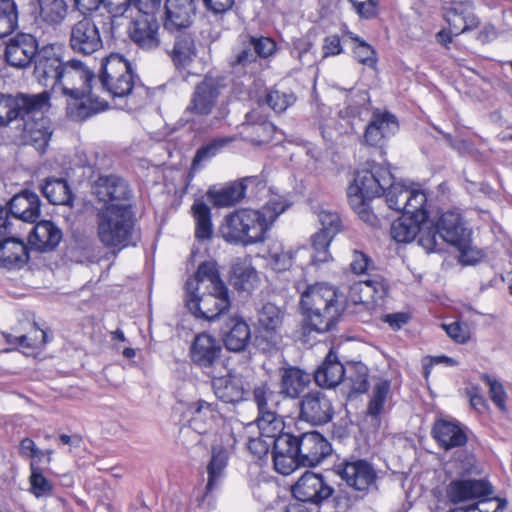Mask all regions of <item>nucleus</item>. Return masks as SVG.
Returning <instances> with one entry per match:
<instances>
[{"mask_svg":"<svg viewBox=\"0 0 512 512\" xmlns=\"http://www.w3.org/2000/svg\"><path fill=\"white\" fill-rule=\"evenodd\" d=\"M286 208L282 200L274 197L260 209L235 210L224 218L220 233L231 244L247 246L263 242L273 223Z\"/></svg>","mask_w":512,"mask_h":512,"instance_id":"obj_1","label":"nucleus"},{"mask_svg":"<svg viewBox=\"0 0 512 512\" xmlns=\"http://www.w3.org/2000/svg\"><path fill=\"white\" fill-rule=\"evenodd\" d=\"M331 444L317 431L300 435L282 433L274 440V467L289 475L299 466H316L331 454Z\"/></svg>","mask_w":512,"mask_h":512,"instance_id":"obj_2","label":"nucleus"},{"mask_svg":"<svg viewBox=\"0 0 512 512\" xmlns=\"http://www.w3.org/2000/svg\"><path fill=\"white\" fill-rule=\"evenodd\" d=\"M100 87L113 99L115 107L136 111L146 104L148 90L135 83L131 64L119 54L112 53L101 62Z\"/></svg>","mask_w":512,"mask_h":512,"instance_id":"obj_3","label":"nucleus"},{"mask_svg":"<svg viewBox=\"0 0 512 512\" xmlns=\"http://www.w3.org/2000/svg\"><path fill=\"white\" fill-rule=\"evenodd\" d=\"M300 307L304 329L325 333L332 329L344 312L345 296L332 285L316 283L302 292Z\"/></svg>","mask_w":512,"mask_h":512,"instance_id":"obj_4","label":"nucleus"},{"mask_svg":"<svg viewBox=\"0 0 512 512\" xmlns=\"http://www.w3.org/2000/svg\"><path fill=\"white\" fill-rule=\"evenodd\" d=\"M133 233L132 211L129 203L108 204L97 213V237L116 257L117 251L131 243Z\"/></svg>","mask_w":512,"mask_h":512,"instance_id":"obj_5","label":"nucleus"},{"mask_svg":"<svg viewBox=\"0 0 512 512\" xmlns=\"http://www.w3.org/2000/svg\"><path fill=\"white\" fill-rule=\"evenodd\" d=\"M47 92L38 94L0 93V127L8 126L16 119H25L30 114L41 113L50 106Z\"/></svg>","mask_w":512,"mask_h":512,"instance_id":"obj_6","label":"nucleus"},{"mask_svg":"<svg viewBox=\"0 0 512 512\" xmlns=\"http://www.w3.org/2000/svg\"><path fill=\"white\" fill-rule=\"evenodd\" d=\"M278 394L267 384L256 386L253 390V400L257 406L258 416L255 420L259 431L267 437H274L283 429L284 423L278 415Z\"/></svg>","mask_w":512,"mask_h":512,"instance_id":"obj_7","label":"nucleus"},{"mask_svg":"<svg viewBox=\"0 0 512 512\" xmlns=\"http://www.w3.org/2000/svg\"><path fill=\"white\" fill-rule=\"evenodd\" d=\"M227 88L226 78L206 74L193 90L186 112L197 117L208 116L216 107L220 96Z\"/></svg>","mask_w":512,"mask_h":512,"instance_id":"obj_8","label":"nucleus"},{"mask_svg":"<svg viewBox=\"0 0 512 512\" xmlns=\"http://www.w3.org/2000/svg\"><path fill=\"white\" fill-rule=\"evenodd\" d=\"M186 306L197 318L214 321L230 307L228 290L186 293Z\"/></svg>","mask_w":512,"mask_h":512,"instance_id":"obj_9","label":"nucleus"},{"mask_svg":"<svg viewBox=\"0 0 512 512\" xmlns=\"http://www.w3.org/2000/svg\"><path fill=\"white\" fill-rule=\"evenodd\" d=\"M222 348L215 338L206 333L197 335L190 347V357L208 376L220 374L224 368L221 360Z\"/></svg>","mask_w":512,"mask_h":512,"instance_id":"obj_10","label":"nucleus"},{"mask_svg":"<svg viewBox=\"0 0 512 512\" xmlns=\"http://www.w3.org/2000/svg\"><path fill=\"white\" fill-rule=\"evenodd\" d=\"M69 46L73 52L85 56L102 48L100 31L91 16L83 15L71 24Z\"/></svg>","mask_w":512,"mask_h":512,"instance_id":"obj_11","label":"nucleus"},{"mask_svg":"<svg viewBox=\"0 0 512 512\" xmlns=\"http://www.w3.org/2000/svg\"><path fill=\"white\" fill-rule=\"evenodd\" d=\"M492 485L483 479H460L451 481L446 488V496L453 504L470 502L481 503L494 500Z\"/></svg>","mask_w":512,"mask_h":512,"instance_id":"obj_12","label":"nucleus"},{"mask_svg":"<svg viewBox=\"0 0 512 512\" xmlns=\"http://www.w3.org/2000/svg\"><path fill=\"white\" fill-rule=\"evenodd\" d=\"M436 226L440 233V240H445L446 243L458 248L462 263H473L476 260V258H470L469 253L471 251L465 249L470 241L471 233L463 226L458 213H443Z\"/></svg>","mask_w":512,"mask_h":512,"instance_id":"obj_13","label":"nucleus"},{"mask_svg":"<svg viewBox=\"0 0 512 512\" xmlns=\"http://www.w3.org/2000/svg\"><path fill=\"white\" fill-rule=\"evenodd\" d=\"M65 94L79 98L82 90H88L97 86L94 73L80 60H70L63 64L59 81Z\"/></svg>","mask_w":512,"mask_h":512,"instance_id":"obj_14","label":"nucleus"},{"mask_svg":"<svg viewBox=\"0 0 512 512\" xmlns=\"http://www.w3.org/2000/svg\"><path fill=\"white\" fill-rule=\"evenodd\" d=\"M331 399L321 391H310L299 402V418L313 426L329 423L334 416Z\"/></svg>","mask_w":512,"mask_h":512,"instance_id":"obj_15","label":"nucleus"},{"mask_svg":"<svg viewBox=\"0 0 512 512\" xmlns=\"http://www.w3.org/2000/svg\"><path fill=\"white\" fill-rule=\"evenodd\" d=\"M160 29V24L154 15L137 11V16L128 26V35L140 49L152 51L161 44Z\"/></svg>","mask_w":512,"mask_h":512,"instance_id":"obj_16","label":"nucleus"},{"mask_svg":"<svg viewBox=\"0 0 512 512\" xmlns=\"http://www.w3.org/2000/svg\"><path fill=\"white\" fill-rule=\"evenodd\" d=\"M366 168L356 172L352 184L347 189V197H363L373 199L380 197L383 191L381 179L383 177V168L375 162H368Z\"/></svg>","mask_w":512,"mask_h":512,"instance_id":"obj_17","label":"nucleus"},{"mask_svg":"<svg viewBox=\"0 0 512 512\" xmlns=\"http://www.w3.org/2000/svg\"><path fill=\"white\" fill-rule=\"evenodd\" d=\"M427 196L422 190L413 189L402 182H394L386 189V204L397 212H411L426 206Z\"/></svg>","mask_w":512,"mask_h":512,"instance_id":"obj_18","label":"nucleus"},{"mask_svg":"<svg viewBox=\"0 0 512 512\" xmlns=\"http://www.w3.org/2000/svg\"><path fill=\"white\" fill-rule=\"evenodd\" d=\"M292 493L297 500L318 504L333 494V488L321 474L306 471L292 487Z\"/></svg>","mask_w":512,"mask_h":512,"instance_id":"obj_19","label":"nucleus"},{"mask_svg":"<svg viewBox=\"0 0 512 512\" xmlns=\"http://www.w3.org/2000/svg\"><path fill=\"white\" fill-rule=\"evenodd\" d=\"M37 39L27 33H19L11 38L5 49L6 62L16 68H26L38 53Z\"/></svg>","mask_w":512,"mask_h":512,"instance_id":"obj_20","label":"nucleus"},{"mask_svg":"<svg viewBox=\"0 0 512 512\" xmlns=\"http://www.w3.org/2000/svg\"><path fill=\"white\" fill-rule=\"evenodd\" d=\"M34 63V75L40 84L51 87L57 85L64 63L55 46L46 45L40 48Z\"/></svg>","mask_w":512,"mask_h":512,"instance_id":"obj_21","label":"nucleus"},{"mask_svg":"<svg viewBox=\"0 0 512 512\" xmlns=\"http://www.w3.org/2000/svg\"><path fill=\"white\" fill-rule=\"evenodd\" d=\"M444 18L454 36L474 30L480 25L472 2H454L444 10Z\"/></svg>","mask_w":512,"mask_h":512,"instance_id":"obj_22","label":"nucleus"},{"mask_svg":"<svg viewBox=\"0 0 512 512\" xmlns=\"http://www.w3.org/2000/svg\"><path fill=\"white\" fill-rule=\"evenodd\" d=\"M186 293L202 292L207 290L223 291L228 290L222 281L218 265L214 260L202 262L194 276L187 280L185 285Z\"/></svg>","mask_w":512,"mask_h":512,"instance_id":"obj_23","label":"nucleus"},{"mask_svg":"<svg viewBox=\"0 0 512 512\" xmlns=\"http://www.w3.org/2000/svg\"><path fill=\"white\" fill-rule=\"evenodd\" d=\"M211 377L214 394L220 401L237 404L247 399L249 390L241 376L229 373L226 376L214 374Z\"/></svg>","mask_w":512,"mask_h":512,"instance_id":"obj_24","label":"nucleus"},{"mask_svg":"<svg viewBox=\"0 0 512 512\" xmlns=\"http://www.w3.org/2000/svg\"><path fill=\"white\" fill-rule=\"evenodd\" d=\"M41 113L26 116L23 129V138L29 145L44 153L52 136L51 121Z\"/></svg>","mask_w":512,"mask_h":512,"instance_id":"obj_25","label":"nucleus"},{"mask_svg":"<svg viewBox=\"0 0 512 512\" xmlns=\"http://www.w3.org/2000/svg\"><path fill=\"white\" fill-rule=\"evenodd\" d=\"M195 14L194 0H166L164 26L169 31H186Z\"/></svg>","mask_w":512,"mask_h":512,"instance_id":"obj_26","label":"nucleus"},{"mask_svg":"<svg viewBox=\"0 0 512 512\" xmlns=\"http://www.w3.org/2000/svg\"><path fill=\"white\" fill-rule=\"evenodd\" d=\"M428 217L424 208L415 211L405 212L391 224L390 235L398 243H409L415 239L420 225L426 224Z\"/></svg>","mask_w":512,"mask_h":512,"instance_id":"obj_27","label":"nucleus"},{"mask_svg":"<svg viewBox=\"0 0 512 512\" xmlns=\"http://www.w3.org/2000/svg\"><path fill=\"white\" fill-rule=\"evenodd\" d=\"M177 70H186L198 55L195 38L189 31H176L171 49L167 50Z\"/></svg>","mask_w":512,"mask_h":512,"instance_id":"obj_28","label":"nucleus"},{"mask_svg":"<svg viewBox=\"0 0 512 512\" xmlns=\"http://www.w3.org/2000/svg\"><path fill=\"white\" fill-rule=\"evenodd\" d=\"M186 411L190 416L189 426L199 434L212 430L220 419L217 404L202 399L190 403Z\"/></svg>","mask_w":512,"mask_h":512,"instance_id":"obj_29","label":"nucleus"},{"mask_svg":"<svg viewBox=\"0 0 512 512\" xmlns=\"http://www.w3.org/2000/svg\"><path fill=\"white\" fill-rule=\"evenodd\" d=\"M338 473L348 486L359 491L368 489L376 479L374 469L364 460L346 462L339 466Z\"/></svg>","mask_w":512,"mask_h":512,"instance_id":"obj_30","label":"nucleus"},{"mask_svg":"<svg viewBox=\"0 0 512 512\" xmlns=\"http://www.w3.org/2000/svg\"><path fill=\"white\" fill-rule=\"evenodd\" d=\"M94 194L108 204L128 203L130 190L122 178L109 175L99 177L94 186Z\"/></svg>","mask_w":512,"mask_h":512,"instance_id":"obj_31","label":"nucleus"},{"mask_svg":"<svg viewBox=\"0 0 512 512\" xmlns=\"http://www.w3.org/2000/svg\"><path fill=\"white\" fill-rule=\"evenodd\" d=\"M62 239L61 230L51 221L38 222L29 235V244L38 252L54 250Z\"/></svg>","mask_w":512,"mask_h":512,"instance_id":"obj_32","label":"nucleus"},{"mask_svg":"<svg viewBox=\"0 0 512 512\" xmlns=\"http://www.w3.org/2000/svg\"><path fill=\"white\" fill-rule=\"evenodd\" d=\"M346 370L337 355L331 350L314 372L315 383L322 388H335L344 379Z\"/></svg>","mask_w":512,"mask_h":512,"instance_id":"obj_33","label":"nucleus"},{"mask_svg":"<svg viewBox=\"0 0 512 512\" xmlns=\"http://www.w3.org/2000/svg\"><path fill=\"white\" fill-rule=\"evenodd\" d=\"M9 212L17 220L34 223L40 216V199L30 191L16 194L9 202Z\"/></svg>","mask_w":512,"mask_h":512,"instance_id":"obj_34","label":"nucleus"},{"mask_svg":"<svg viewBox=\"0 0 512 512\" xmlns=\"http://www.w3.org/2000/svg\"><path fill=\"white\" fill-rule=\"evenodd\" d=\"M29 260L28 248L16 237L0 241V264L7 269H20Z\"/></svg>","mask_w":512,"mask_h":512,"instance_id":"obj_35","label":"nucleus"},{"mask_svg":"<svg viewBox=\"0 0 512 512\" xmlns=\"http://www.w3.org/2000/svg\"><path fill=\"white\" fill-rule=\"evenodd\" d=\"M251 339L249 325L239 317H231L226 323L223 331V342L225 347L234 352H241L246 349Z\"/></svg>","mask_w":512,"mask_h":512,"instance_id":"obj_36","label":"nucleus"},{"mask_svg":"<svg viewBox=\"0 0 512 512\" xmlns=\"http://www.w3.org/2000/svg\"><path fill=\"white\" fill-rule=\"evenodd\" d=\"M97 90L98 86L82 90L79 97H82L83 100L69 107L72 118L83 121L108 108V102L97 94Z\"/></svg>","mask_w":512,"mask_h":512,"instance_id":"obj_37","label":"nucleus"},{"mask_svg":"<svg viewBox=\"0 0 512 512\" xmlns=\"http://www.w3.org/2000/svg\"><path fill=\"white\" fill-rule=\"evenodd\" d=\"M432 435L445 450L461 447L467 442V435L464 430L458 424L447 420L435 422Z\"/></svg>","mask_w":512,"mask_h":512,"instance_id":"obj_38","label":"nucleus"},{"mask_svg":"<svg viewBox=\"0 0 512 512\" xmlns=\"http://www.w3.org/2000/svg\"><path fill=\"white\" fill-rule=\"evenodd\" d=\"M311 382L310 374L298 367H287L281 370L280 394L296 399Z\"/></svg>","mask_w":512,"mask_h":512,"instance_id":"obj_39","label":"nucleus"},{"mask_svg":"<svg viewBox=\"0 0 512 512\" xmlns=\"http://www.w3.org/2000/svg\"><path fill=\"white\" fill-rule=\"evenodd\" d=\"M253 182H255L254 178H245L240 182L230 183L219 190L210 189L207 196L216 207L233 206L245 196L247 184Z\"/></svg>","mask_w":512,"mask_h":512,"instance_id":"obj_40","label":"nucleus"},{"mask_svg":"<svg viewBox=\"0 0 512 512\" xmlns=\"http://www.w3.org/2000/svg\"><path fill=\"white\" fill-rule=\"evenodd\" d=\"M384 285L381 282L372 280L355 283L351 287V298L355 303H361L368 309L377 305L378 300H382Z\"/></svg>","mask_w":512,"mask_h":512,"instance_id":"obj_41","label":"nucleus"},{"mask_svg":"<svg viewBox=\"0 0 512 512\" xmlns=\"http://www.w3.org/2000/svg\"><path fill=\"white\" fill-rule=\"evenodd\" d=\"M229 64L235 72H255L258 66L257 55L245 36L241 37L239 46L233 49Z\"/></svg>","mask_w":512,"mask_h":512,"instance_id":"obj_42","label":"nucleus"},{"mask_svg":"<svg viewBox=\"0 0 512 512\" xmlns=\"http://www.w3.org/2000/svg\"><path fill=\"white\" fill-rule=\"evenodd\" d=\"M42 193L54 205H70L72 193L64 179H47L42 186Z\"/></svg>","mask_w":512,"mask_h":512,"instance_id":"obj_43","label":"nucleus"},{"mask_svg":"<svg viewBox=\"0 0 512 512\" xmlns=\"http://www.w3.org/2000/svg\"><path fill=\"white\" fill-rule=\"evenodd\" d=\"M191 210L196 223L195 237L201 241L210 239L213 234L210 208L203 201L196 200Z\"/></svg>","mask_w":512,"mask_h":512,"instance_id":"obj_44","label":"nucleus"},{"mask_svg":"<svg viewBox=\"0 0 512 512\" xmlns=\"http://www.w3.org/2000/svg\"><path fill=\"white\" fill-rule=\"evenodd\" d=\"M228 454L226 450L220 447L212 448L211 460L207 466L208 482L206 486L207 492L212 491L218 486L219 481L224 476V471L227 466Z\"/></svg>","mask_w":512,"mask_h":512,"instance_id":"obj_45","label":"nucleus"},{"mask_svg":"<svg viewBox=\"0 0 512 512\" xmlns=\"http://www.w3.org/2000/svg\"><path fill=\"white\" fill-rule=\"evenodd\" d=\"M40 18L49 25H58L67 15L68 6L65 0H37Z\"/></svg>","mask_w":512,"mask_h":512,"instance_id":"obj_46","label":"nucleus"},{"mask_svg":"<svg viewBox=\"0 0 512 512\" xmlns=\"http://www.w3.org/2000/svg\"><path fill=\"white\" fill-rule=\"evenodd\" d=\"M352 209L358 214L359 218L373 228L381 227V217L375 213V206L372 199L363 197L348 198Z\"/></svg>","mask_w":512,"mask_h":512,"instance_id":"obj_47","label":"nucleus"},{"mask_svg":"<svg viewBox=\"0 0 512 512\" xmlns=\"http://www.w3.org/2000/svg\"><path fill=\"white\" fill-rule=\"evenodd\" d=\"M284 311L273 303H265L258 313V321L268 332H277L282 326Z\"/></svg>","mask_w":512,"mask_h":512,"instance_id":"obj_48","label":"nucleus"},{"mask_svg":"<svg viewBox=\"0 0 512 512\" xmlns=\"http://www.w3.org/2000/svg\"><path fill=\"white\" fill-rule=\"evenodd\" d=\"M106 11L112 25H121L120 18L132 17L133 8L131 0H103L100 11ZM103 15V12H101Z\"/></svg>","mask_w":512,"mask_h":512,"instance_id":"obj_49","label":"nucleus"},{"mask_svg":"<svg viewBox=\"0 0 512 512\" xmlns=\"http://www.w3.org/2000/svg\"><path fill=\"white\" fill-rule=\"evenodd\" d=\"M335 236L336 234L321 229L312 236L314 254L311 261L313 264L324 263L330 259L328 248Z\"/></svg>","mask_w":512,"mask_h":512,"instance_id":"obj_50","label":"nucleus"},{"mask_svg":"<svg viewBox=\"0 0 512 512\" xmlns=\"http://www.w3.org/2000/svg\"><path fill=\"white\" fill-rule=\"evenodd\" d=\"M346 380L350 383L352 392L357 394L365 393L369 387L368 367L361 362L350 364Z\"/></svg>","mask_w":512,"mask_h":512,"instance_id":"obj_51","label":"nucleus"},{"mask_svg":"<svg viewBox=\"0 0 512 512\" xmlns=\"http://www.w3.org/2000/svg\"><path fill=\"white\" fill-rule=\"evenodd\" d=\"M384 139V113H374L366 126L364 143L371 147L382 148Z\"/></svg>","mask_w":512,"mask_h":512,"instance_id":"obj_52","label":"nucleus"},{"mask_svg":"<svg viewBox=\"0 0 512 512\" xmlns=\"http://www.w3.org/2000/svg\"><path fill=\"white\" fill-rule=\"evenodd\" d=\"M233 141L231 137H217L200 147L193 158L192 168L197 169L198 166L212 157H214L222 148Z\"/></svg>","mask_w":512,"mask_h":512,"instance_id":"obj_53","label":"nucleus"},{"mask_svg":"<svg viewBox=\"0 0 512 512\" xmlns=\"http://www.w3.org/2000/svg\"><path fill=\"white\" fill-rule=\"evenodd\" d=\"M18 25L16 4L13 1L0 3V38L11 34Z\"/></svg>","mask_w":512,"mask_h":512,"instance_id":"obj_54","label":"nucleus"},{"mask_svg":"<svg viewBox=\"0 0 512 512\" xmlns=\"http://www.w3.org/2000/svg\"><path fill=\"white\" fill-rule=\"evenodd\" d=\"M418 243L422 246L427 253L440 252L443 250L445 240H440V233L436 227H424L420 225V230L417 233Z\"/></svg>","mask_w":512,"mask_h":512,"instance_id":"obj_55","label":"nucleus"},{"mask_svg":"<svg viewBox=\"0 0 512 512\" xmlns=\"http://www.w3.org/2000/svg\"><path fill=\"white\" fill-rule=\"evenodd\" d=\"M384 408V383H378L366 408V418L379 428L381 424L380 415Z\"/></svg>","mask_w":512,"mask_h":512,"instance_id":"obj_56","label":"nucleus"},{"mask_svg":"<svg viewBox=\"0 0 512 512\" xmlns=\"http://www.w3.org/2000/svg\"><path fill=\"white\" fill-rule=\"evenodd\" d=\"M30 471L29 483L32 494L37 498L50 495L53 491V484L43 475L42 470L31 463Z\"/></svg>","mask_w":512,"mask_h":512,"instance_id":"obj_57","label":"nucleus"},{"mask_svg":"<svg viewBox=\"0 0 512 512\" xmlns=\"http://www.w3.org/2000/svg\"><path fill=\"white\" fill-rule=\"evenodd\" d=\"M255 270L246 263L236 262L232 267V279L236 288L248 290L251 282L255 279Z\"/></svg>","mask_w":512,"mask_h":512,"instance_id":"obj_58","label":"nucleus"},{"mask_svg":"<svg viewBox=\"0 0 512 512\" xmlns=\"http://www.w3.org/2000/svg\"><path fill=\"white\" fill-rule=\"evenodd\" d=\"M264 102L276 113H281L295 102V96L292 93L272 89L266 93Z\"/></svg>","mask_w":512,"mask_h":512,"instance_id":"obj_59","label":"nucleus"},{"mask_svg":"<svg viewBox=\"0 0 512 512\" xmlns=\"http://www.w3.org/2000/svg\"><path fill=\"white\" fill-rule=\"evenodd\" d=\"M347 35L358 43L354 48L355 58L363 65L374 67L377 61L374 49L353 33L348 32Z\"/></svg>","mask_w":512,"mask_h":512,"instance_id":"obj_60","label":"nucleus"},{"mask_svg":"<svg viewBox=\"0 0 512 512\" xmlns=\"http://www.w3.org/2000/svg\"><path fill=\"white\" fill-rule=\"evenodd\" d=\"M318 221L321 224V230L332 234H338L342 228V222L339 214L328 208H319L317 210Z\"/></svg>","mask_w":512,"mask_h":512,"instance_id":"obj_61","label":"nucleus"},{"mask_svg":"<svg viewBox=\"0 0 512 512\" xmlns=\"http://www.w3.org/2000/svg\"><path fill=\"white\" fill-rule=\"evenodd\" d=\"M258 58H268L276 51V43L269 37L244 35Z\"/></svg>","mask_w":512,"mask_h":512,"instance_id":"obj_62","label":"nucleus"},{"mask_svg":"<svg viewBox=\"0 0 512 512\" xmlns=\"http://www.w3.org/2000/svg\"><path fill=\"white\" fill-rule=\"evenodd\" d=\"M481 380L489 387L491 400L501 409L505 410L506 392L503 385L488 374H482Z\"/></svg>","mask_w":512,"mask_h":512,"instance_id":"obj_63","label":"nucleus"},{"mask_svg":"<svg viewBox=\"0 0 512 512\" xmlns=\"http://www.w3.org/2000/svg\"><path fill=\"white\" fill-rule=\"evenodd\" d=\"M282 434V431L275 435L274 437H267L262 435L260 432V437L251 438L248 442L249 451L258 457L259 459L263 456L267 455L271 446L274 447V440Z\"/></svg>","mask_w":512,"mask_h":512,"instance_id":"obj_64","label":"nucleus"}]
</instances>
